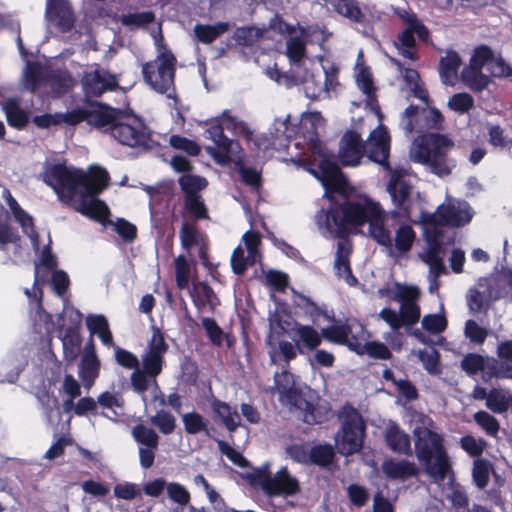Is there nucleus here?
<instances>
[{"label":"nucleus","mask_w":512,"mask_h":512,"mask_svg":"<svg viewBox=\"0 0 512 512\" xmlns=\"http://www.w3.org/2000/svg\"><path fill=\"white\" fill-rule=\"evenodd\" d=\"M46 17L63 33L74 28L75 15L68 0H47Z\"/></svg>","instance_id":"17"},{"label":"nucleus","mask_w":512,"mask_h":512,"mask_svg":"<svg viewBox=\"0 0 512 512\" xmlns=\"http://www.w3.org/2000/svg\"><path fill=\"white\" fill-rule=\"evenodd\" d=\"M286 56L292 64H298L306 57V41L302 36L290 37L287 40Z\"/></svg>","instance_id":"43"},{"label":"nucleus","mask_w":512,"mask_h":512,"mask_svg":"<svg viewBox=\"0 0 512 512\" xmlns=\"http://www.w3.org/2000/svg\"><path fill=\"white\" fill-rule=\"evenodd\" d=\"M491 470L492 465L486 459L478 458L473 462L472 479L477 488H486L489 483Z\"/></svg>","instance_id":"42"},{"label":"nucleus","mask_w":512,"mask_h":512,"mask_svg":"<svg viewBox=\"0 0 512 512\" xmlns=\"http://www.w3.org/2000/svg\"><path fill=\"white\" fill-rule=\"evenodd\" d=\"M43 181L61 200L68 202L84 189L86 193H102L109 186L110 176L99 166L85 173L81 169L68 168L65 163H55L45 168Z\"/></svg>","instance_id":"2"},{"label":"nucleus","mask_w":512,"mask_h":512,"mask_svg":"<svg viewBox=\"0 0 512 512\" xmlns=\"http://www.w3.org/2000/svg\"><path fill=\"white\" fill-rule=\"evenodd\" d=\"M169 144L174 149L183 151L189 156L195 157L198 156L201 152V147L195 141L182 135H171L169 138Z\"/></svg>","instance_id":"51"},{"label":"nucleus","mask_w":512,"mask_h":512,"mask_svg":"<svg viewBox=\"0 0 512 512\" xmlns=\"http://www.w3.org/2000/svg\"><path fill=\"white\" fill-rule=\"evenodd\" d=\"M100 193H86L85 189L79 194V204L76 210L103 225L111 223L108 205L98 198Z\"/></svg>","instance_id":"13"},{"label":"nucleus","mask_w":512,"mask_h":512,"mask_svg":"<svg viewBox=\"0 0 512 512\" xmlns=\"http://www.w3.org/2000/svg\"><path fill=\"white\" fill-rule=\"evenodd\" d=\"M132 435L138 444L149 448H158L159 436L152 428L138 424L133 427Z\"/></svg>","instance_id":"46"},{"label":"nucleus","mask_w":512,"mask_h":512,"mask_svg":"<svg viewBox=\"0 0 512 512\" xmlns=\"http://www.w3.org/2000/svg\"><path fill=\"white\" fill-rule=\"evenodd\" d=\"M335 459V450L331 444H316L310 448V465L329 467Z\"/></svg>","instance_id":"35"},{"label":"nucleus","mask_w":512,"mask_h":512,"mask_svg":"<svg viewBox=\"0 0 512 512\" xmlns=\"http://www.w3.org/2000/svg\"><path fill=\"white\" fill-rule=\"evenodd\" d=\"M462 65L459 53L453 49H448L446 55L440 58L439 75L441 81L446 85H453L457 79L458 70Z\"/></svg>","instance_id":"27"},{"label":"nucleus","mask_w":512,"mask_h":512,"mask_svg":"<svg viewBox=\"0 0 512 512\" xmlns=\"http://www.w3.org/2000/svg\"><path fill=\"white\" fill-rule=\"evenodd\" d=\"M48 68H44L39 62L28 63L25 69V82L27 88L35 92L42 84H45V77Z\"/></svg>","instance_id":"38"},{"label":"nucleus","mask_w":512,"mask_h":512,"mask_svg":"<svg viewBox=\"0 0 512 512\" xmlns=\"http://www.w3.org/2000/svg\"><path fill=\"white\" fill-rule=\"evenodd\" d=\"M323 339L334 344L345 345L348 343V336L351 335L352 329L349 324H333L321 329Z\"/></svg>","instance_id":"37"},{"label":"nucleus","mask_w":512,"mask_h":512,"mask_svg":"<svg viewBox=\"0 0 512 512\" xmlns=\"http://www.w3.org/2000/svg\"><path fill=\"white\" fill-rule=\"evenodd\" d=\"M416 239V233L409 224H401L395 232V248L401 253H407L411 250Z\"/></svg>","instance_id":"39"},{"label":"nucleus","mask_w":512,"mask_h":512,"mask_svg":"<svg viewBox=\"0 0 512 512\" xmlns=\"http://www.w3.org/2000/svg\"><path fill=\"white\" fill-rule=\"evenodd\" d=\"M381 469L383 474L391 480H406L419 474V469L415 463L408 460L396 461L388 458L383 461Z\"/></svg>","instance_id":"24"},{"label":"nucleus","mask_w":512,"mask_h":512,"mask_svg":"<svg viewBox=\"0 0 512 512\" xmlns=\"http://www.w3.org/2000/svg\"><path fill=\"white\" fill-rule=\"evenodd\" d=\"M486 442L483 439L477 440L471 435H466L460 439L461 448L471 457H480L484 451Z\"/></svg>","instance_id":"63"},{"label":"nucleus","mask_w":512,"mask_h":512,"mask_svg":"<svg viewBox=\"0 0 512 512\" xmlns=\"http://www.w3.org/2000/svg\"><path fill=\"white\" fill-rule=\"evenodd\" d=\"M461 368L466 374L474 376L485 369V359L476 353L467 354L461 361Z\"/></svg>","instance_id":"58"},{"label":"nucleus","mask_w":512,"mask_h":512,"mask_svg":"<svg viewBox=\"0 0 512 512\" xmlns=\"http://www.w3.org/2000/svg\"><path fill=\"white\" fill-rule=\"evenodd\" d=\"M492 289L488 287L481 292L476 288H470L467 294V305L471 313H486L491 305Z\"/></svg>","instance_id":"32"},{"label":"nucleus","mask_w":512,"mask_h":512,"mask_svg":"<svg viewBox=\"0 0 512 512\" xmlns=\"http://www.w3.org/2000/svg\"><path fill=\"white\" fill-rule=\"evenodd\" d=\"M209 394V403L214 414L221 419L223 425L229 432H235L241 423V418L237 410H233L227 402L216 398L211 387H209Z\"/></svg>","instance_id":"21"},{"label":"nucleus","mask_w":512,"mask_h":512,"mask_svg":"<svg viewBox=\"0 0 512 512\" xmlns=\"http://www.w3.org/2000/svg\"><path fill=\"white\" fill-rule=\"evenodd\" d=\"M365 154V145L360 135L353 130L347 131L341 138L339 147V161L345 167H354L360 164Z\"/></svg>","instance_id":"12"},{"label":"nucleus","mask_w":512,"mask_h":512,"mask_svg":"<svg viewBox=\"0 0 512 512\" xmlns=\"http://www.w3.org/2000/svg\"><path fill=\"white\" fill-rule=\"evenodd\" d=\"M149 421L164 435L172 434L176 428L175 417L166 410L157 411L155 415L150 417Z\"/></svg>","instance_id":"47"},{"label":"nucleus","mask_w":512,"mask_h":512,"mask_svg":"<svg viewBox=\"0 0 512 512\" xmlns=\"http://www.w3.org/2000/svg\"><path fill=\"white\" fill-rule=\"evenodd\" d=\"M111 137L120 145L140 152H150L160 146L145 121L127 110H122L119 120L112 129Z\"/></svg>","instance_id":"5"},{"label":"nucleus","mask_w":512,"mask_h":512,"mask_svg":"<svg viewBox=\"0 0 512 512\" xmlns=\"http://www.w3.org/2000/svg\"><path fill=\"white\" fill-rule=\"evenodd\" d=\"M82 87L87 99L99 97L106 91H114L118 87V81L115 75L108 71L95 69L84 73Z\"/></svg>","instance_id":"11"},{"label":"nucleus","mask_w":512,"mask_h":512,"mask_svg":"<svg viewBox=\"0 0 512 512\" xmlns=\"http://www.w3.org/2000/svg\"><path fill=\"white\" fill-rule=\"evenodd\" d=\"M14 218L22 227L23 232L30 238L33 249L36 251L39 250V234L35 229L32 216L29 215L25 210H22L21 215L14 214Z\"/></svg>","instance_id":"48"},{"label":"nucleus","mask_w":512,"mask_h":512,"mask_svg":"<svg viewBox=\"0 0 512 512\" xmlns=\"http://www.w3.org/2000/svg\"><path fill=\"white\" fill-rule=\"evenodd\" d=\"M412 191V184L400 173L395 172L391 175L387 184V192L391 197L394 209L389 212L388 216L393 221L397 222L400 218L406 220L411 218Z\"/></svg>","instance_id":"8"},{"label":"nucleus","mask_w":512,"mask_h":512,"mask_svg":"<svg viewBox=\"0 0 512 512\" xmlns=\"http://www.w3.org/2000/svg\"><path fill=\"white\" fill-rule=\"evenodd\" d=\"M465 335L472 343L481 345L485 342L488 332L476 321L470 319L465 323Z\"/></svg>","instance_id":"64"},{"label":"nucleus","mask_w":512,"mask_h":512,"mask_svg":"<svg viewBox=\"0 0 512 512\" xmlns=\"http://www.w3.org/2000/svg\"><path fill=\"white\" fill-rule=\"evenodd\" d=\"M367 157L384 168H389L390 136L383 130L368 144Z\"/></svg>","instance_id":"22"},{"label":"nucleus","mask_w":512,"mask_h":512,"mask_svg":"<svg viewBox=\"0 0 512 512\" xmlns=\"http://www.w3.org/2000/svg\"><path fill=\"white\" fill-rule=\"evenodd\" d=\"M280 401L286 402L290 407L303 412V421L309 425L320 424L324 421V416L319 408L311 401H308L301 389L295 388L279 397Z\"/></svg>","instance_id":"16"},{"label":"nucleus","mask_w":512,"mask_h":512,"mask_svg":"<svg viewBox=\"0 0 512 512\" xmlns=\"http://www.w3.org/2000/svg\"><path fill=\"white\" fill-rule=\"evenodd\" d=\"M169 349L164 333L156 326L152 327V335L142 355V369L151 378L161 374L165 366V354Z\"/></svg>","instance_id":"9"},{"label":"nucleus","mask_w":512,"mask_h":512,"mask_svg":"<svg viewBox=\"0 0 512 512\" xmlns=\"http://www.w3.org/2000/svg\"><path fill=\"white\" fill-rule=\"evenodd\" d=\"M422 328L431 334L442 333L448 325V321L441 314H427L422 319Z\"/></svg>","instance_id":"57"},{"label":"nucleus","mask_w":512,"mask_h":512,"mask_svg":"<svg viewBox=\"0 0 512 512\" xmlns=\"http://www.w3.org/2000/svg\"><path fill=\"white\" fill-rule=\"evenodd\" d=\"M72 78L68 71L48 68L45 84L57 94L62 95L71 88Z\"/></svg>","instance_id":"33"},{"label":"nucleus","mask_w":512,"mask_h":512,"mask_svg":"<svg viewBox=\"0 0 512 512\" xmlns=\"http://www.w3.org/2000/svg\"><path fill=\"white\" fill-rule=\"evenodd\" d=\"M295 335L297 338H294V341L296 342L299 353H303L302 348L308 351H315L323 340L322 330L318 332L311 325L296 323Z\"/></svg>","instance_id":"26"},{"label":"nucleus","mask_w":512,"mask_h":512,"mask_svg":"<svg viewBox=\"0 0 512 512\" xmlns=\"http://www.w3.org/2000/svg\"><path fill=\"white\" fill-rule=\"evenodd\" d=\"M228 30L229 24L227 22H218L214 25L197 24L194 28L198 41L203 44H211Z\"/></svg>","instance_id":"34"},{"label":"nucleus","mask_w":512,"mask_h":512,"mask_svg":"<svg viewBox=\"0 0 512 512\" xmlns=\"http://www.w3.org/2000/svg\"><path fill=\"white\" fill-rule=\"evenodd\" d=\"M112 224V222L110 223ZM114 230L126 243H132L137 238V227L124 218H117L113 223Z\"/></svg>","instance_id":"59"},{"label":"nucleus","mask_w":512,"mask_h":512,"mask_svg":"<svg viewBox=\"0 0 512 512\" xmlns=\"http://www.w3.org/2000/svg\"><path fill=\"white\" fill-rule=\"evenodd\" d=\"M182 421L185 431L191 435L205 431L208 426V422L204 419V417L195 411L184 414Z\"/></svg>","instance_id":"52"},{"label":"nucleus","mask_w":512,"mask_h":512,"mask_svg":"<svg viewBox=\"0 0 512 512\" xmlns=\"http://www.w3.org/2000/svg\"><path fill=\"white\" fill-rule=\"evenodd\" d=\"M384 439L387 447L394 453L409 454L411 452L410 436L396 422H391L387 426Z\"/></svg>","instance_id":"25"},{"label":"nucleus","mask_w":512,"mask_h":512,"mask_svg":"<svg viewBox=\"0 0 512 512\" xmlns=\"http://www.w3.org/2000/svg\"><path fill=\"white\" fill-rule=\"evenodd\" d=\"M461 79L472 91L481 92L487 88L490 78L482 73V70L464 68L461 72Z\"/></svg>","instance_id":"41"},{"label":"nucleus","mask_w":512,"mask_h":512,"mask_svg":"<svg viewBox=\"0 0 512 512\" xmlns=\"http://www.w3.org/2000/svg\"><path fill=\"white\" fill-rule=\"evenodd\" d=\"M414 447L418 461L425 472L437 481H443L452 470L443 438L426 427L414 429Z\"/></svg>","instance_id":"4"},{"label":"nucleus","mask_w":512,"mask_h":512,"mask_svg":"<svg viewBox=\"0 0 512 512\" xmlns=\"http://www.w3.org/2000/svg\"><path fill=\"white\" fill-rule=\"evenodd\" d=\"M175 278L177 286L184 289L188 286L190 278V267L183 255H180L175 260Z\"/></svg>","instance_id":"62"},{"label":"nucleus","mask_w":512,"mask_h":512,"mask_svg":"<svg viewBox=\"0 0 512 512\" xmlns=\"http://www.w3.org/2000/svg\"><path fill=\"white\" fill-rule=\"evenodd\" d=\"M86 326L91 335H97L103 345L110 347L114 344L107 318L102 314L88 315Z\"/></svg>","instance_id":"30"},{"label":"nucleus","mask_w":512,"mask_h":512,"mask_svg":"<svg viewBox=\"0 0 512 512\" xmlns=\"http://www.w3.org/2000/svg\"><path fill=\"white\" fill-rule=\"evenodd\" d=\"M341 429L335 440L338 452L344 456L358 453L366 436V423L359 411L350 404H346L341 414Z\"/></svg>","instance_id":"6"},{"label":"nucleus","mask_w":512,"mask_h":512,"mask_svg":"<svg viewBox=\"0 0 512 512\" xmlns=\"http://www.w3.org/2000/svg\"><path fill=\"white\" fill-rule=\"evenodd\" d=\"M415 32L410 30H403L397 36L396 46L400 54L409 60L415 61L418 59V52L416 50V40L414 37Z\"/></svg>","instance_id":"40"},{"label":"nucleus","mask_w":512,"mask_h":512,"mask_svg":"<svg viewBox=\"0 0 512 512\" xmlns=\"http://www.w3.org/2000/svg\"><path fill=\"white\" fill-rule=\"evenodd\" d=\"M274 383H275V385H274V387L270 388V392L272 394H274L275 392H278L279 397H282L283 395L288 393L290 390H293L296 388L294 375L287 370H283L280 373H275Z\"/></svg>","instance_id":"50"},{"label":"nucleus","mask_w":512,"mask_h":512,"mask_svg":"<svg viewBox=\"0 0 512 512\" xmlns=\"http://www.w3.org/2000/svg\"><path fill=\"white\" fill-rule=\"evenodd\" d=\"M280 401L286 402L290 407L303 412V421L309 425L320 424L324 421V416L319 408L311 401H308L301 389L295 388L279 397Z\"/></svg>","instance_id":"15"},{"label":"nucleus","mask_w":512,"mask_h":512,"mask_svg":"<svg viewBox=\"0 0 512 512\" xmlns=\"http://www.w3.org/2000/svg\"><path fill=\"white\" fill-rule=\"evenodd\" d=\"M472 217L473 213L468 204H465L463 207L443 205L442 219L444 220L445 226L463 227L472 220Z\"/></svg>","instance_id":"29"},{"label":"nucleus","mask_w":512,"mask_h":512,"mask_svg":"<svg viewBox=\"0 0 512 512\" xmlns=\"http://www.w3.org/2000/svg\"><path fill=\"white\" fill-rule=\"evenodd\" d=\"M64 329V325L57 327L58 337L62 342L63 358L67 364H73L81 353L82 338L79 331Z\"/></svg>","instance_id":"23"},{"label":"nucleus","mask_w":512,"mask_h":512,"mask_svg":"<svg viewBox=\"0 0 512 512\" xmlns=\"http://www.w3.org/2000/svg\"><path fill=\"white\" fill-rule=\"evenodd\" d=\"M454 147V141L445 134L425 133L413 141L411 159L429 166L435 175L446 176L456 167V161L450 157Z\"/></svg>","instance_id":"3"},{"label":"nucleus","mask_w":512,"mask_h":512,"mask_svg":"<svg viewBox=\"0 0 512 512\" xmlns=\"http://www.w3.org/2000/svg\"><path fill=\"white\" fill-rule=\"evenodd\" d=\"M85 101L91 107L88 109L87 123L94 128L104 129L111 135L123 109L114 108L103 102L88 99Z\"/></svg>","instance_id":"10"},{"label":"nucleus","mask_w":512,"mask_h":512,"mask_svg":"<svg viewBox=\"0 0 512 512\" xmlns=\"http://www.w3.org/2000/svg\"><path fill=\"white\" fill-rule=\"evenodd\" d=\"M177 59L170 50L159 52L153 61L142 64L145 83L154 91L164 94L174 88Z\"/></svg>","instance_id":"7"},{"label":"nucleus","mask_w":512,"mask_h":512,"mask_svg":"<svg viewBox=\"0 0 512 512\" xmlns=\"http://www.w3.org/2000/svg\"><path fill=\"white\" fill-rule=\"evenodd\" d=\"M347 496L351 504L357 508L365 506L370 498L368 489L356 483L347 487Z\"/></svg>","instance_id":"56"},{"label":"nucleus","mask_w":512,"mask_h":512,"mask_svg":"<svg viewBox=\"0 0 512 512\" xmlns=\"http://www.w3.org/2000/svg\"><path fill=\"white\" fill-rule=\"evenodd\" d=\"M184 207L195 219H207L209 217L206 205L199 194L185 195Z\"/></svg>","instance_id":"49"},{"label":"nucleus","mask_w":512,"mask_h":512,"mask_svg":"<svg viewBox=\"0 0 512 512\" xmlns=\"http://www.w3.org/2000/svg\"><path fill=\"white\" fill-rule=\"evenodd\" d=\"M300 492V484L296 477L292 476L286 467L281 468L272 476L268 490V496H294Z\"/></svg>","instance_id":"19"},{"label":"nucleus","mask_w":512,"mask_h":512,"mask_svg":"<svg viewBox=\"0 0 512 512\" xmlns=\"http://www.w3.org/2000/svg\"><path fill=\"white\" fill-rule=\"evenodd\" d=\"M178 183L181 190L185 195H197L203 190L208 182L204 177L192 174H183L179 179Z\"/></svg>","instance_id":"45"},{"label":"nucleus","mask_w":512,"mask_h":512,"mask_svg":"<svg viewBox=\"0 0 512 512\" xmlns=\"http://www.w3.org/2000/svg\"><path fill=\"white\" fill-rule=\"evenodd\" d=\"M510 399L499 390L493 388L489 391L486 407L494 413H505L509 409Z\"/></svg>","instance_id":"53"},{"label":"nucleus","mask_w":512,"mask_h":512,"mask_svg":"<svg viewBox=\"0 0 512 512\" xmlns=\"http://www.w3.org/2000/svg\"><path fill=\"white\" fill-rule=\"evenodd\" d=\"M101 362L97 355L83 353L79 364V377L85 387L93 386L99 377Z\"/></svg>","instance_id":"28"},{"label":"nucleus","mask_w":512,"mask_h":512,"mask_svg":"<svg viewBox=\"0 0 512 512\" xmlns=\"http://www.w3.org/2000/svg\"><path fill=\"white\" fill-rule=\"evenodd\" d=\"M280 401L286 402L290 407L303 412V421L309 425L320 424L324 421V416L319 408L311 401H308L301 389L295 388L279 397Z\"/></svg>","instance_id":"14"},{"label":"nucleus","mask_w":512,"mask_h":512,"mask_svg":"<svg viewBox=\"0 0 512 512\" xmlns=\"http://www.w3.org/2000/svg\"><path fill=\"white\" fill-rule=\"evenodd\" d=\"M334 10L354 23L363 24L365 22V14L356 0H338L334 4Z\"/></svg>","instance_id":"36"},{"label":"nucleus","mask_w":512,"mask_h":512,"mask_svg":"<svg viewBox=\"0 0 512 512\" xmlns=\"http://www.w3.org/2000/svg\"><path fill=\"white\" fill-rule=\"evenodd\" d=\"M402 326H412L420 319V307L417 303H402L399 311Z\"/></svg>","instance_id":"61"},{"label":"nucleus","mask_w":512,"mask_h":512,"mask_svg":"<svg viewBox=\"0 0 512 512\" xmlns=\"http://www.w3.org/2000/svg\"><path fill=\"white\" fill-rule=\"evenodd\" d=\"M448 107L457 113L464 114L474 107V99L466 92L456 93L449 98Z\"/></svg>","instance_id":"55"},{"label":"nucleus","mask_w":512,"mask_h":512,"mask_svg":"<svg viewBox=\"0 0 512 512\" xmlns=\"http://www.w3.org/2000/svg\"><path fill=\"white\" fill-rule=\"evenodd\" d=\"M474 420L489 436H496L500 430L498 420L486 411L481 410L476 412L474 414Z\"/></svg>","instance_id":"54"},{"label":"nucleus","mask_w":512,"mask_h":512,"mask_svg":"<svg viewBox=\"0 0 512 512\" xmlns=\"http://www.w3.org/2000/svg\"><path fill=\"white\" fill-rule=\"evenodd\" d=\"M320 180L327 191L338 192L343 189L345 177L338 164L323 158L318 164Z\"/></svg>","instance_id":"20"},{"label":"nucleus","mask_w":512,"mask_h":512,"mask_svg":"<svg viewBox=\"0 0 512 512\" xmlns=\"http://www.w3.org/2000/svg\"><path fill=\"white\" fill-rule=\"evenodd\" d=\"M6 120L11 127L22 129L29 121L28 114L20 107L17 99H8L3 105Z\"/></svg>","instance_id":"31"},{"label":"nucleus","mask_w":512,"mask_h":512,"mask_svg":"<svg viewBox=\"0 0 512 512\" xmlns=\"http://www.w3.org/2000/svg\"><path fill=\"white\" fill-rule=\"evenodd\" d=\"M385 218L386 214L381 205L366 196L356 200L346 199L342 204L332 206L327 212L326 229L339 239L334 269L337 276L343 277L348 285L354 286L358 283L350 265L353 245L349 235L357 234L368 223L371 238L379 245L391 248L393 240L390 231L385 227Z\"/></svg>","instance_id":"1"},{"label":"nucleus","mask_w":512,"mask_h":512,"mask_svg":"<svg viewBox=\"0 0 512 512\" xmlns=\"http://www.w3.org/2000/svg\"><path fill=\"white\" fill-rule=\"evenodd\" d=\"M216 147L207 146L206 152L220 165H228L236 160H241L243 149L237 140L227 136L214 142Z\"/></svg>","instance_id":"18"},{"label":"nucleus","mask_w":512,"mask_h":512,"mask_svg":"<svg viewBox=\"0 0 512 512\" xmlns=\"http://www.w3.org/2000/svg\"><path fill=\"white\" fill-rule=\"evenodd\" d=\"M406 23L405 30L415 32L420 41L426 42L429 39V29L417 18L415 14H407L402 16Z\"/></svg>","instance_id":"60"},{"label":"nucleus","mask_w":512,"mask_h":512,"mask_svg":"<svg viewBox=\"0 0 512 512\" xmlns=\"http://www.w3.org/2000/svg\"><path fill=\"white\" fill-rule=\"evenodd\" d=\"M494 60V52L487 45L477 46L472 53L470 58L469 66L466 68L473 70H482L485 65H490Z\"/></svg>","instance_id":"44"}]
</instances>
